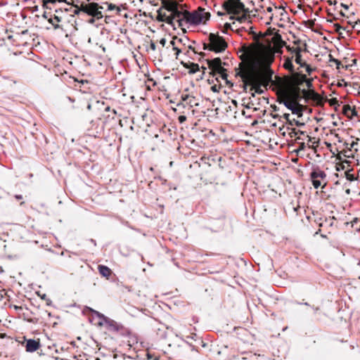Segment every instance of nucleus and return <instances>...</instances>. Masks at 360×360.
Wrapping results in <instances>:
<instances>
[{
	"instance_id": "f257e3e1",
	"label": "nucleus",
	"mask_w": 360,
	"mask_h": 360,
	"mask_svg": "<svg viewBox=\"0 0 360 360\" xmlns=\"http://www.w3.org/2000/svg\"><path fill=\"white\" fill-rule=\"evenodd\" d=\"M267 41L268 45L263 49L266 65L261 68L245 69L240 72L244 89H246L248 86H251L250 91L253 98L255 94H262L264 93L262 86L266 88L273 82L274 71L271 69L270 64L274 60L275 53H281V49L285 46V42L278 33L273 34Z\"/></svg>"
},
{
	"instance_id": "f03ea898",
	"label": "nucleus",
	"mask_w": 360,
	"mask_h": 360,
	"mask_svg": "<svg viewBox=\"0 0 360 360\" xmlns=\"http://www.w3.org/2000/svg\"><path fill=\"white\" fill-rule=\"evenodd\" d=\"M222 8L226 11L227 14L238 15L243 13L241 16L236 18L237 20L242 22L246 20L247 15L250 13V10L245 8L241 0H226L222 4Z\"/></svg>"
},
{
	"instance_id": "7ed1b4c3",
	"label": "nucleus",
	"mask_w": 360,
	"mask_h": 360,
	"mask_svg": "<svg viewBox=\"0 0 360 360\" xmlns=\"http://www.w3.org/2000/svg\"><path fill=\"white\" fill-rule=\"evenodd\" d=\"M227 46L226 41L222 37L217 33H210L207 41L203 43V49L218 53L224 52Z\"/></svg>"
},
{
	"instance_id": "20e7f679",
	"label": "nucleus",
	"mask_w": 360,
	"mask_h": 360,
	"mask_svg": "<svg viewBox=\"0 0 360 360\" xmlns=\"http://www.w3.org/2000/svg\"><path fill=\"white\" fill-rule=\"evenodd\" d=\"M184 16L186 22L197 25L205 23L210 20L211 15L210 12H206L205 8L199 7L192 12L187 11Z\"/></svg>"
},
{
	"instance_id": "39448f33",
	"label": "nucleus",
	"mask_w": 360,
	"mask_h": 360,
	"mask_svg": "<svg viewBox=\"0 0 360 360\" xmlns=\"http://www.w3.org/2000/svg\"><path fill=\"white\" fill-rule=\"evenodd\" d=\"M180 7H176L169 14H167L165 12H161V8L158 11V20L160 22H165L167 24L172 25L174 20L179 22V25H181V22L185 21L186 12L187 11H181Z\"/></svg>"
},
{
	"instance_id": "423d86ee",
	"label": "nucleus",
	"mask_w": 360,
	"mask_h": 360,
	"mask_svg": "<svg viewBox=\"0 0 360 360\" xmlns=\"http://www.w3.org/2000/svg\"><path fill=\"white\" fill-rule=\"evenodd\" d=\"M208 68L211 70V74L213 77L219 76L222 79L225 80L228 83L226 70L222 66L221 60L220 58H215L212 60H207Z\"/></svg>"
},
{
	"instance_id": "0eeeda50",
	"label": "nucleus",
	"mask_w": 360,
	"mask_h": 360,
	"mask_svg": "<svg viewBox=\"0 0 360 360\" xmlns=\"http://www.w3.org/2000/svg\"><path fill=\"white\" fill-rule=\"evenodd\" d=\"M92 311L101 320L98 324L100 326H105L109 331L119 332L124 329V327L121 323L116 322L97 311L92 310Z\"/></svg>"
},
{
	"instance_id": "6e6552de",
	"label": "nucleus",
	"mask_w": 360,
	"mask_h": 360,
	"mask_svg": "<svg viewBox=\"0 0 360 360\" xmlns=\"http://www.w3.org/2000/svg\"><path fill=\"white\" fill-rule=\"evenodd\" d=\"M326 174L324 171L319 169H314L310 174V179L314 188H318L322 186L324 188L326 184Z\"/></svg>"
},
{
	"instance_id": "1a4fd4ad",
	"label": "nucleus",
	"mask_w": 360,
	"mask_h": 360,
	"mask_svg": "<svg viewBox=\"0 0 360 360\" xmlns=\"http://www.w3.org/2000/svg\"><path fill=\"white\" fill-rule=\"evenodd\" d=\"M103 7L100 6L97 3L85 4L82 2V12L92 16L96 19H101L103 18L101 11L99 9H102Z\"/></svg>"
},
{
	"instance_id": "9d476101",
	"label": "nucleus",
	"mask_w": 360,
	"mask_h": 360,
	"mask_svg": "<svg viewBox=\"0 0 360 360\" xmlns=\"http://www.w3.org/2000/svg\"><path fill=\"white\" fill-rule=\"evenodd\" d=\"M279 103H283L288 109L291 110L297 103L294 100L291 99V95L288 91H284L279 97Z\"/></svg>"
},
{
	"instance_id": "9b49d317",
	"label": "nucleus",
	"mask_w": 360,
	"mask_h": 360,
	"mask_svg": "<svg viewBox=\"0 0 360 360\" xmlns=\"http://www.w3.org/2000/svg\"><path fill=\"white\" fill-rule=\"evenodd\" d=\"M292 74H293V77L292 78V83L295 86H297L295 95L297 98H299L300 97L299 91L300 90L299 86L302 85L304 83V82H306L307 76L305 75H302V74H298V73H295V72Z\"/></svg>"
},
{
	"instance_id": "f8f14e48",
	"label": "nucleus",
	"mask_w": 360,
	"mask_h": 360,
	"mask_svg": "<svg viewBox=\"0 0 360 360\" xmlns=\"http://www.w3.org/2000/svg\"><path fill=\"white\" fill-rule=\"evenodd\" d=\"M176 7H181V6L176 0H165L163 1V4L160 8H161V12L164 9L170 13Z\"/></svg>"
},
{
	"instance_id": "ddd939ff",
	"label": "nucleus",
	"mask_w": 360,
	"mask_h": 360,
	"mask_svg": "<svg viewBox=\"0 0 360 360\" xmlns=\"http://www.w3.org/2000/svg\"><path fill=\"white\" fill-rule=\"evenodd\" d=\"M302 95L308 98V99H311L314 101H316V102H320L321 101V96L316 93L314 90H311V89H309V90H306V89H302Z\"/></svg>"
},
{
	"instance_id": "4468645a",
	"label": "nucleus",
	"mask_w": 360,
	"mask_h": 360,
	"mask_svg": "<svg viewBox=\"0 0 360 360\" xmlns=\"http://www.w3.org/2000/svg\"><path fill=\"white\" fill-rule=\"evenodd\" d=\"M39 347L40 343L37 340L30 339L27 340L26 342L25 348L27 352H34L37 351L39 348Z\"/></svg>"
},
{
	"instance_id": "2eb2a0df",
	"label": "nucleus",
	"mask_w": 360,
	"mask_h": 360,
	"mask_svg": "<svg viewBox=\"0 0 360 360\" xmlns=\"http://www.w3.org/2000/svg\"><path fill=\"white\" fill-rule=\"evenodd\" d=\"M98 269L100 274L102 275L103 277L108 278L111 275V269L106 266L99 265Z\"/></svg>"
},
{
	"instance_id": "dca6fc26",
	"label": "nucleus",
	"mask_w": 360,
	"mask_h": 360,
	"mask_svg": "<svg viewBox=\"0 0 360 360\" xmlns=\"http://www.w3.org/2000/svg\"><path fill=\"white\" fill-rule=\"evenodd\" d=\"M304 106L300 104L298 102L295 105L294 108L291 109L292 114L297 115L299 117L303 115Z\"/></svg>"
},
{
	"instance_id": "f3484780",
	"label": "nucleus",
	"mask_w": 360,
	"mask_h": 360,
	"mask_svg": "<svg viewBox=\"0 0 360 360\" xmlns=\"http://www.w3.org/2000/svg\"><path fill=\"white\" fill-rule=\"evenodd\" d=\"M283 68L289 70L291 73H294V65L292 62V58H287L283 63Z\"/></svg>"
},
{
	"instance_id": "a211bd4d",
	"label": "nucleus",
	"mask_w": 360,
	"mask_h": 360,
	"mask_svg": "<svg viewBox=\"0 0 360 360\" xmlns=\"http://www.w3.org/2000/svg\"><path fill=\"white\" fill-rule=\"evenodd\" d=\"M48 21L49 23H51L53 25L54 30L60 28V25L58 23H55V21L57 22H59L61 21V18L60 17H58V15H55L53 18H49Z\"/></svg>"
},
{
	"instance_id": "6ab92c4d",
	"label": "nucleus",
	"mask_w": 360,
	"mask_h": 360,
	"mask_svg": "<svg viewBox=\"0 0 360 360\" xmlns=\"http://www.w3.org/2000/svg\"><path fill=\"white\" fill-rule=\"evenodd\" d=\"M187 68L189 69V73L194 74L196 73L200 70V66L197 63H191L190 65L187 67Z\"/></svg>"
},
{
	"instance_id": "aec40b11",
	"label": "nucleus",
	"mask_w": 360,
	"mask_h": 360,
	"mask_svg": "<svg viewBox=\"0 0 360 360\" xmlns=\"http://www.w3.org/2000/svg\"><path fill=\"white\" fill-rule=\"evenodd\" d=\"M128 338L127 342L130 347L138 343L137 338L135 335H131L129 333H128Z\"/></svg>"
},
{
	"instance_id": "412c9836",
	"label": "nucleus",
	"mask_w": 360,
	"mask_h": 360,
	"mask_svg": "<svg viewBox=\"0 0 360 360\" xmlns=\"http://www.w3.org/2000/svg\"><path fill=\"white\" fill-rule=\"evenodd\" d=\"M297 54L295 55V63L299 64L301 67H304V65H307L305 62H303L302 60L301 52H300L299 49H297Z\"/></svg>"
},
{
	"instance_id": "4be33fe9",
	"label": "nucleus",
	"mask_w": 360,
	"mask_h": 360,
	"mask_svg": "<svg viewBox=\"0 0 360 360\" xmlns=\"http://www.w3.org/2000/svg\"><path fill=\"white\" fill-rule=\"evenodd\" d=\"M176 39V38H174L170 42V45L173 47V49L176 51V58H177L179 53L181 52V50L179 49H178L175 45H176V41L175 40Z\"/></svg>"
},
{
	"instance_id": "5701e85b",
	"label": "nucleus",
	"mask_w": 360,
	"mask_h": 360,
	"mask_svg": "<svg viewBox=\"0 0 360 360\" xmlns=\"http://www.w3.org/2000/svg\"><path fill=\"white\" fill-rule=\"evenodd\" d=\"M287 49L288 51H290V53H295V55L297 54V49H299L300 52H302V49L299 46L297 47H290V46H286Z\"/></svg>"
},
{
	"instance_id": "b1692460",
	"label": "nucleus",
	"mask_w": 360,
	"mask_h": 360,
	"mask_svg": "<svg viewBox=\"0 0 360 360\" xmlns=\"http://www.w3.org/2000/svg\"><path fill=\"white\" fill-rule=\"evenodd\" d=\"M74 7L75 8V9L73 11V13L75 15H79L80 13V12H82V4H80L79 6H78L77 5H74Z\"/></svg>"
},
{
	"instance_id": "393cba45",
	"label": "nucleus",
	"mask_w": 360,
	"mask_h": 360,
	"mask_svg": "<svg viewBox=\"0 0 360 360\" xmlns=\"http://www.w3.org/2000/svg\"><path fill=\"white\" fill-rule=\"evenodd\" d=\"M65 2L68 4L66 0H44V4L46 5V4H54L56 2Z\"/></svg>"
},
{
	"instance_id": "a878e982",
	"label": "nucleus",
	"mask_w": 360,
	"mask_h": 360,
	"mask_svg": "<svg viewBox=\"0 0 360 360\" xmlns=\"http://www.w3.org/2000/svg\"><path fill=\"white\" fill-rule=\"evenodd\" d=\"M352 110V108L349 105H345L343 106V112L345 115H347L349 112H350Z\"/></svg>"
},
{
	"instance_id": "bb28decb",
	"label": "nucleus",
	"mask_w": 360,
	"mask_h": 360,
	"mask_svg": "<svg viewBox=\"0 0 360 360\" xmlns=\"http://www.w3.org/2000/svg\"><path fill=\"white\" fill-rule=\"evenodd\" d=\"M255 103L254 101L250 100V101L247 103V105H245V107H246L247 108H254L255 110H257V108L254 107V106H255Z\"/></svg>"
},
{
	"instance_id": "cd10ccee",
	"label": "nucleus",
	"mask_w": 360,
	"mask_h": 360,
	"mask_svg": "<svg viewBox=\"0 0 360 360\" xmlns=\"http://www.w3.org/2000/svg\"><path fill=\"white\" fill-rule=\"evenodd\" d=\"M291 122H292V126L293 124H295V125H296V126H297V127H302V126H304V123H303V122H300V121L296 120H295V119L292 120H291Z\"/></svg>"
},
{
	"instance_id": "c85d7f7f",
	"label": "nucleus",
	"mask_w": 360,
	"mask_h": 360,
	"mask_svg": "<svg viewBox=\"0 0 360 360\" xmlns=\"http://www.w3.org/2000/svg\"><path fill=\"white\" fill-rule=\"evenodd\" d=\"M283 118H284L285 120H286L287 123H288L289 125L292 126V122H291V120H290V114H289V113H285V114L283 115Z\"/></svg>"
},
{
	"instance_id": "c756f323",
	"label": "nucleus",
	"mask_w": 360,
	"mask_h": 360,
	"mask_svg": "<svg viewBox=\"0 0 360 360\" xmlns=\"http://www.w3.org/2000/svg\"><path fill=\"white\" fill-rule=\"evenodd\" d=\"M305 148V143L304 142H302L300 143L298 149L295 150L297 153H299L300 150H303Z\"/></svg>"
},
{
	"instance_id": "7c9ffc66",
	"label": "nucleus",
	"mask_w": 360,
	"mask_h": 360,
	"mask_svg": "<svg viewBox=\"0 0 360 360\" xmlns=\"http://www.w3.org/2000/svg\"><path fill=\"white\" fill-rule=\"evenodd\" d=\"M297 134H298V131L295 129H292L291 131L289 133L291 138L295 136Z\"/></svg>"
},
{
	"instance_id": "2f4dec72",
	"label": "nucleus",
	"mask_w": 360,
	"mask_h": 360,
	"mask_svg": "<svg viewBox=\"0 0 360 360\" xmlns=\"http://www.w3.org/2000/svg\"><path fill=\"white\" fill-rule=\"evenodd\" d=\"M304 83H306V85L307 86L308 89H310V88L312 86V82L311 79H308L307 77H306V82H304Z\"/></svg>"
},
{
	"instance_id": "473e14b6",
	"label": "nucleus",
	"mask_w": 360,
	"mask_h": 360,
	"mask_svg": "<svg viewBox=\"0 0 360 360\" xmlns=\"http://www.w3.org/2000/svg\"><path fill=\"white\" fill-rule=\"evenodd\" d=\"M359 139H356L355 141H352L350 144H349V149H352L353 148H354L355 146H356L358 144V141Z\"/></svg>"
},
{
	"instance_id": "72a5a7b5",
	"label": "nucleus",
	"mask_w": 360,
	"mask_h": 360,
	"mask_svg": "<svg viewBox=\"0 0 360 360\" xmlns=\"http://www.w3.org/2000/svg\"><path fill=\"white\" fill-rule=\"evenodd\" d=\"M178 120L180 123H183L186 120V117L185 115H180Z\"/></svg>"
},
{
	"instance_id": "f704fd0d",
	"label": "nucleus",
	"mask_w": 360,
	"mask_h": 360,
	"mask_svg": "<svg viewBox=\"0 0 360 360\" xmlns=\"http://www.w3.org/2000/svg\"><path fill=\"white\" fill-rule=\"evenodd\" d=\"M338 101L337 100V98H331V99L330 100V104L331 105H333L338 104Z\"/></svg>"
},
{
	"instance_id": "c9c22d12",
	"label": "nucleus",
	"mask_w": 360,
	"mask_h": 360,
	"mask_svg": "<svg viewBox=\"0 0 360 360\" xmlns=\"http://www.w3.org/2000/svg\"><path fill=\"white\" fill-rule=\"evenodd\" d=\"M116 8H117V6L115 4H108V8L109 11H112V10H114Z\"/></svg>"
},
{
	"instance_id": "e433bc0d",
	"label": "nucleus",
	"mask_w": 360,
	"mask_h": 360,
	"mask_svg": "<svg viewBox=\"0 0 360 360\" xmlns=\"http://www.w3.org/2000/svg\"><path fill=\"white\" fill-rule=\"evenodd\" d=\"M303 68H306V71H307L309 74H310V73H311V72L312 71V69L311 68V67H310L309 65H307H307H304V67H303Z\"/></svg>"
},
{
	"instance_id": "4c0bfd02",
	"label": "nucleus",
	"mask_w": 360,
	"mask_h": 360,
	"mask_svg": "<svg viewBox=\"0 0 360 360\" xmlns=\"http://www.w3.org/2000/svg\"><path fill=\"white\" fill-rule=\"evenodd\" d=\"M166 43H167V40L165 38H162L160 40V44L162 46H165L166 45Z\"/></svg>"
},
{
	"instance_id": "58836bf2",
	"label": "nucleus",
	"mask_w": 360,
	"mask_h": 360,
	"mask_svg": "<svg viewBox=\"0 0 360 360\" xmlns=\"http://www.w3.org/2000/svg\"><path fill=\"white\" fill-rule=\"evenodd\" d=\"M334 63L336 64L337 69L340 68L341 62L339 60H334Z\"/></svg>"
},
{
	"instance_id": "ea45409f",
	"label": "nucleus",
	"mask_w": 360,
	"mask_h": 360,
	"mask_svg": "<svg viewBox=\"0 0 360 360\" xmlns=\"http://www.w3.org/2000/svg\"><path fill=\"white\" fill-rule=\"evenodd\" d=\"M211 89L212 91L214 92H218L219 91V88L217 86V85H214L211 87Z\"/></svg>"
},
{
	"instance_id": "a19ab883",
	"label": "nucleus",
	"mask_w": 360,
	"mask_h": 360,
	"mask_svg": "<svg viewBox=\"0 0 360 360\" xmlns=\"http://www.w3.org/2000/svg\"><path fill=\"white\" fill-rule=\"evenodd\" d=\"M150 48L151 50L155 51V49H156L155 44L154 42L151 41L150 44Z\"/></svg>"
},
{
	"instance_id": "79ce46f5",
	"label": "nucleus",
	"mask_w": 360,
	"mask_h": 360,
	"mask_svg": "<svg viewBox=\"0 0 360 360\" xmlns=\"http://www.w3.org/2000/svg\"><path fill=\"white\" fill-rule=\"evenodd\" d=\"M352 116H357V112L354 108H352V110L350 111Z\"/></svg>"
},
{
	"instance_id": "37998d69",
	"label": "nucleus",
	"mask_w": 360,
	"mask_h": 360,
	"mask_svg": "<svg viewBox=\"0 0 360 360\" xmlns=\"http://www.w3.org/2000/svg\"><path fill=\"white\" fill-rule=\"evenodd\" d=\"M181 98H182V100L185 101L189 98V95H188V94L182 95Z\"/></svg>"
},
{
	"instance_id": "c03bdc74",
	"label": "nucleus",
	"mask_w": 360,
	"mask_h": 360,
	"mask_svg": "<svg viewBox=\"0 0 360 360\" xmlns=\"http://www.w3.org/2000/svg\"><path fill=\"white\" fill-rule=\"evenodd\" d=\"M15 198L16 200H22V195H15Z\"/></svg>"
},
{
	"instance_id": "a18cd8bd",
	"label": "nucleus",
	"mask_w": 360,
	"mask_h": 360,
	"mask_svg": "<svg viewBox=\"0 0 360 360\" xmlns=\"http://www.w3.org/2000/svg\"><path fill=\"white\" fill-rule=\"evenodd\" d=\"M340 6H341V7L344 8L345 9H348L349 8V6L347 5V4H345L343 3H341Z\"/></svg>"
},
{
	"instance_id": "49530a36",
	"label": "nucleus",
	"mask_w": 360,
	"mask_h": 360,
	"mask_svg": "<svg viewBox=\"0 0 360 360\" xmlns=\"http://www.w3.org/2000/svg\"><path fill=\"white\" fill-rule=\"evenodd\" d=\"M328 4H329L330 5H335V4H337V1H331V0H330V1H328Z\"/></svg>"
},
{
	"instance_id": "de8ad7c7",
	"label": "nucleus",
	"mask_w": 360,
	"mask_h": 360,
	"mask_svg": "<svg viewBox=\"0 0 360 360\" xmlns=\"http://www.w3.org/2000/svg\"><path fill=\"white\" fill-rule=\"evenodd\" d=\"M226 13H227L226 12L224 13V12H221V11H218L217 12V15L222 16V15H224Z\"/></svg>"
},
{
	"instance_id": "09e8293b",
	"label": "nucleus",
	"mask_w": 360,
	"mask_h": 360,
	"mask_svg": "<svg viewBox=\"0 0 360 360\" xmlns=\"http://www.w3.org/2000/svg\"><path fill=\"white\" fill-rule=\"evenodd\" d=\"M224 27H225V28H226V29H229V28H231V24H230V23L226 22V23L225 24Z\"/></svg>"
},
{
	"instance_id": "8fccbe9b",
	"label": "nucleus",
	"mask_w": 360,
	"mask_h": 360,
	"mask_svg": "<svg viewBox=\"0 0 360 360\" xmlns=\"http://www.w3.org/2000/svg\"><path fill=\"white\" fill-rule=\"evenodd\" d=\"M336 30L337 31H339L340 30L342 29V30H345V28H343L342 26L340 25H336Z\"/></svg>"
},
{
	"instance_id": "3c124183",
	"label": "nucleus",
	"mask_w": 360,
	"mask_h": 360,
	"mask_svg": "<svg viewBox=\"0 0 360 360\" xmlns=\"http://www.w3.org/2000/svg\"><path fill=\"white\" fill-rule=\"evenodd\" d=\"M329 58H330V60L329 61L330 62H333L334 63V60H336L335 58H333L332 55H329Z\"/></svg>"
},
{
	"instance_id": "603ef678",
	"label": "nucleus",
	"mask_w": 360,
	"mask_h": 360,
	"mask_svg": "<svg viewBox=\"0 0 360 360\" xmlns=\"http://www.w3.org/2000/svg\"><path fill=\"white\" fill-rule=\"evenodd\" d=\"M189 103H190L191 105H196V106H197V105H198V103H193V101L192 99H191V100L189 101Z\"/></svg>"
},
{
	"instance_id": "864d4df0",
	"label": "nucleus",
	"mask_w": 360,
	"mask_h": 360,
	"mask_svg": "<svg viewBox=\"0 0 360 360\" xmlns=\"http://www.w3.org/2000/svg\"><path fill=\"white\" fill-rule=\"evenodd\" d=\"M266 11H267V12L271 13V12H272L273 9H272V8H271V7L269 6V7L266 8Z\"/></svg>"
},
{
	"instance_id": "5fc2aeb1",
	"label": "nucleus",
	"mask_w": 360,
	"mask_h": 360,
	"mask_svg": "<svg viewBox=\"0 0 360 360\" xmlns=\"http://www.w3.org/2000/svg\"><path fill=\"white\" fill-rule=\"evenodd\" d=\"M333 219H335V218H334V217H333L332 219H329V221H330V223H329L330 226H332V225H333Z\"/></svg>"
},
{
	"instance_id": "6e6d98bb",
	"label": "nucleus",
	"mask_w": 360,
	"mask_h": 360,
	"mask_svg": "<svg viewBox=\"0 0 360 360\" xmlns=\"http://www.w3.org/2000/svg\"><path fill=\"white\" fill-rule=\"evenodd\" d=\"M327 222H328V220H327V219H326L324 222H321V223L319 224V226H323V224H324V223H327Z\"/></svg>"
},
{
	"instance_id": "4d7b16f0",
	"label": "nucleus",
	"mask_w": 360,
	"mask_h": 360,
	"mask_svg": "<svg viewBox=\"0 0 360 360\" xmlns=\"http://www.w3.org/2000/svg\"><path fill=\"white\" fill-rule=\"evenodd\" d=\"M89 23H94V18H91V19L89 20Z\"/></svg>"
},
{
	"instance_id": "13d9d810",
	"label": "nucleus",
	"mask_w": 360,
	"mask_h": 360,
	"mask_svg": "<svg viewBox=\"0 0 360 360\" xmlns=\"http://www.w3.org/2000/svg\"><path fill=\"white\" fill-rule=\"evenodd\" d=\"M335 136L338 139V141L341 142L340 137L339 136V135L338 134H335Z\"/></svg>"
},
{
	"instance_id": "bf43d9fd",
	"label": "nucleus",
	"mask_w": 360,
	"mask_h": 360,
	"mask_svg": "<svg viewBox=\"0 0 360 360\" xmlns=\"http://www.w3.org/2000/svg\"><path fill=\"white\" fill-rule=\"evenodd\" d=\"M91 242L94 243V245H96V241L94 239H91Z\"/></svg>"
},
{
	"instance_id": "052dcab7",
	"label": "nucleus",
	"mask_w": 360,
	"mask_h": 360,
	"mask_svg": "<svg viewBox=\"0 0 360 360\" xmlns=\"http://www.w3.org/2000/svg\"><path fill=\"white\" fill-rule=\"evenodd\" d=\"M297 131H298V134H304V131H300V130H297Z\"/></svg>"
},
{
	"instance_id": "680f3d73",
	"label": "nucleus",
	"mask_w": 360,
	"mask_h": 360,
	"mask_svg": "<svg viewBox=\"0 0 360 360\" xmlns=\"http://www.w3.org/2000/svg\"><path fill=\"white\" fill-rule=\"evenodd\" d=\"M276 8L281 9L283 12H285L284 8L282 7H278V8L276 7Z\"/></svg>"
},
{
	"instance_id": "e2e57ef3",
	"label": "nucleus",
	"mask_w": 360,
	"mask_h": 360,
	"mask_svg": "<svg viewBox=\"0 0 360 360\" xmlns=\"http://www.w3.org/2000/svg\"><path fill=\"white\" fill-rule=\"evenodd\" d=\"M352 63H353L354 65H356V59L352 60Z\"/></svg>"
},
{
	"instance_id": "0e129e2a",
	"label": "nucleus",
	"mask_w": 360,
	"mask_h": 360,
	"mask_svg": "<svg viewBox=\"0 0 360 360\" xmlns=\"http://www.w3.org/2000/svg\"><path fill=\"white\" fill-rule=\"evenodd\" d=\"M43 17H44V18H47V15H46V12L43 14Z\"/></svg>"
},
{
	"instance_id": "69168bd1",
	"label": "nucleus",
	"mask_w": 360,
	"mask_h": 360,
	"mask_svg": "<svg viewBox=\"0 0 360 360\" xmlns=\"http://www.w3.org/2000/svg\"><path fill=\"white\" fill-rule=\"evenodd\" d=\"M340 14L342 15V16H345V13L342 12V11H340Z\"/></svg>"
},
{
	"instance_id": "338daca9",
	"label": "nucleus",
	"mask_w": 360,
	"mask_h": 360,
	"mask_svg": "<svg viewBox=\"0 0 360 360\" xmlns=\"http://www.w3.org/2000/svg\"><path fill=\"white\" fill-rule=\"evenodd\" d=\"M230 19L231 20H233V19H235V17L232 15V16L230 17Z\"/></svg>"
},
{
	"instance_id": "774afa93",
	"label": "nucleus",
	"mask_w": 360,
	"mask_h": 360,
	"mask_svg": "<svg viewBox=\"0 0 360 360\" xmlns=\"http://www.w3.org/2000/svg\"><path fill=\"white\" fill-rule=\"evenodd\" d=\"M105 110H106V111H109V110H110V107H107V108H105Z\"/></svg>"
}]
</instances>
